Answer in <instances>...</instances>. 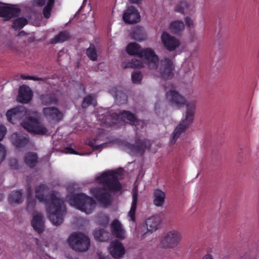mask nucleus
Segmentation results:
<instances>
[{
  "label": "nucleus",
  "mask_w": 259,
  "mask_h": 259,
  "mask_svg": "<svg viewBox=\"0 0 259 259\" xmlns=\"http://www.w3.org/2000/svg\"><path fill=\"white\" fill-rule=\"evenodd\" d=\"M166 99L172 106L177 108H181L184 106L186 107L184 117L182 119L172 134L170 144L172 145L176 143L180 135L185 132L192 123L195 113L196 105L194 101L188 102L184 97L175 90H171L167 92Z\"/></svg>",
  "instance_id": "nucleus-1"
},
{
  "label": "nucleus",
  "mask_w": 259,
  "mask_h": 259,
  "mask_svg": "<svg viewBox=\"0 0 259 259\" xmlns=\"http://www.w3.org/2000/svg\"><path fill=\"white\" fill-rule=\"evenodd\" d=\"M47 188V185L44 184L36 186L35 190V198L40 202H46L49 220L53 225L59 226L63 223L66 212L64 201L58 198L53 192L50 194L49 198L47 200L44 195Z\"/></svg>",
  "instance_id": "nucleus-2"
},
{
  "label": "nucleus",
  "mask_w": 259,
  "mask_h": 259,
  "mask_svg": "<svg viewBox=\"0 0 259 259\" xmlns=\"http://www.w3.org/2000/svg\"><path fill=\"white\" fill-rule=\"evenodd\" d=\"M118 172L113 170L105 171L97 178V181L103 185V187H96L91 189L92 194L101 203L109 205L110 203V194L107 190L112 192L120 191L122 186L118 180Z\"/></svg>",
  "instance_id": "nucleus-3"
},
{
  "label": "nucleus",
  "mask_w": 259,
  "mask_h": 259,
  "mask_svg": "<svg viewBox=\"0 0 259 259\" xmlns=\"http://www.w3.org/2000/svg\"><path fill=\"white\" fill-rule=\"evenodd\" d=\"M126 51L127 53L130 55H137L140 58H143L149 68L156 69L157 68L159 58L151 49H142L138 44L131 42L127 46Z\"/></svg>",
  "instance_id": "nucleus-4"
},
{
  "label": "nucleus",
  "mask_w": 259,
  "mask_h": 259,
  "mask_svg": "<svg viewBox=\"0 0 259 259\" xmlns=\"http://www.w3.org/2000/svg\"><path fill=\"white\" fill-rule=\"evenodd\" d=\"M70 204L87 213H91L95 206L93 198L83 193H78L68 197Z\"/></svg>",
  "instance_id": "nucleus-5"
},
{
  "label": "nucleus",
  "mask_w": 259,
  "mask_h": 259,
  "mask_svg": "<svg viewBox=\"0 0 259 259\" xmlns=\"http://www.w3.org/2000/svg\"><path fill=\"white\" fill-rule=\"evenodd\" d=\"M68 242L73 250L78 252L87 251L90 246L89 238L80 232L72 234L68 238Z\"/></svg>",
  "instance_id": "nucleus-6"
},
{
  "label": "nucleus",
  "mask_w": 259,
  "mask_h": 259,
  "mask_svg": "<svg viewBox=\"0 0 259 259\" xmlns=\"http://www.w3.org/2000/svg\"><path fill=\"white\" fill-rule=\"evenodd\" d=\"M21 126L28 132L37 135H44L48 132L47 128L35 117L29 116L21 123Z\"/></svg>",
  "instance_id": "nucleus-7"
},
{
  "label": "nucleus",
  "mask_w": 259,
  "mask_h": 259,
  "mask_svg": "<svg viewBox=\"0 0 259 259\" xmlns=\"http://www.w3.org/2000/svg\"><path fill=\"white\" fill-rule=\"evenodd\" d=\"M151 146L150 141L147 139L137 138L135 144L126 143L125 147L129 150L131 154L142 155L147 149H150Z\"/></svg>",
  "instance_id": "nucleus-8"
},
{
  "label": "nucleus",
  "mask_w": 259,
  "mask_h": 259,
  "mask_svg": "<svg viewBox=\"0 0 259 259\" xmlns=\"http://www.w3.org/2000/svg\"><path fill=\"white\" fill-rule=\"evenodd\" d=\"M30 115V111L22 106L13 108L6 113V117L9 122L15 124L24 117L26 119Z\"/></svg>",
  "instance_id": "nucleus-9"
},
{
  "label": "nucleus",
  "mask_w": 259,
  "mask_h": 259,
  "mask_svg": "<svg viewBox=\"0 0 259 259\" xmlns=\"http://www.w3.org/2000/svg\"><path fill=\"white\" fill-rule=\"evenodd\" d=\"M181 239L180 233L175 230L168 232L161 239V246L164 248H173L180 243Z\"/></svg>",
  "instance_id": "nucleus-10"
},
{
  "label": "nucleus",
  "mask_w": 259,
  "mask_h": 259,
  "mask_svg": "<svg viewBox=\"0 0 259 259\" xmlns=\"http://www.w3.org/2000/svg\"><path fill=\"white\" fill-rule=\"evenodd\" d=\"M174 69L172 61L168 58H165L160 61V76L163 79H169L174 76Z\"/></svg>",
  "instance_id": "nucleus-11"
},
{
  "label": "nucleus",
  "mask_w": 259,
  "mask_h": 259,
  "mask_svg": "<svg viewBox=\"0 0 259 259\" xmlns=\"http://www.w3.org/2000/svg\"><path fill=\"white\" fill-rule=\"evenodd\" d=\"M11 141L16 148H23L30 143L29 136L22 132L14 133L11 135Z\"/></svg>",
  "instance_id": "nucleus-12"
},
{
  "label": "nucleus",
  "mask_w": 259,
  "mask_h": 259,
  "mask_svg": "<svg viewBox=\"0 0 259 259\" xmlns=\"http://www.w3.org/2000/svg\"><path fill=\"white\" fill-rule=\"evenodd\" d=\"M122 19L125 23L134 24L140 20V15L137 9L134 6L127 7L123 13Z\"/></svg>",
  "instance_id": "nucleus-13"
},
{
  "label": "nucleus",
  "mask_w": 259,
  "mask_h": 259,
  "mask_svg": "<svg viewBox=\"0 0 259 259\" xmlns=\"http://www.w3.org/2000/svg\"><path fill=\"white\" fill-rule=\"evenodd\" d=\"M161 38L163 46L169 51H175L180 46L179 40L166 32L162 33Z\"/></svg>",
  "instance_id": "nucleus-14"
},
{
  "label": "nucleus",
  "mask_w": 259,
  "mask_h": 259,
  "mask_svg": "<svg viewBox=\"0 0 259 259\" xmlns=\"http://www.w3.org/2000/svg\"><path fill=\"white\" fill-rule=\"evenodd\" d=\"M20 12V9L18 8L7 6H0V17L3 18L5 21H9L12 18L17 17Z\"/></svg>",
  "instance_id": "nucleus-15"
},
{
  "label": "nucleus",
  "mask_w": 259,
  "mask_h": 259,
  "mask_svg": "<svg viewBox=\"0 0 259 259\" xmlns=\"http://www.w3.org/2000/svg\"><path fill=\"white\" fill-rule=\"evenodd\" d=\"M45 116L51 120L60 122L62 120L63 114L59 109L55 107H45L43 109Z\"/></svg>",
  "instance_id": "nucleus-16"
},
{
  "label": "nucleus",
  "mask_w": 259,
  "mask_h": 259,
  "mask_svg": "<svg viewBox=\"0 0 259 259\" xmlns=\"http://www.w3.org/2000/svg\"><path fill=\"white\" fill-rule=\"evenodd\" d=\"M106 139V135L104 132H99L96 137L92 140H88L87 143L88 145L92 147L94 150L102 149L107 144V143H99L100 142L104 141Z\"/></svg>",
  "instance_id": "nucleus-17"
},
{
  "label": "nucleus",
  "mask_w": 259,
  "mask_h": 259,
  "mask_svg": "<svg viewBox=\"0 0 259 259\" xmlns=\"http://www.w3.org/2000/svg\"><path fill=\"white\" fill-rule=\"evenodd\" d=\"M109 252L114 258L122 257L125 253V249L122 244L118 240L112 241L109 247Z\"/></svg>",
  "instance_id": "nucleus-18"
},
{
  "label": "nucleus",
  "mask_w": 259,
  "mask_h": 259,
  "mask_svg": "<svg viewBox=\"0 0 259 259\" xmlns=\"http://www.w3.org/2000/svg\"><path fill=\"white\" fill-rule=\"evenodd\" d=\"M32 98V93L29 87L26 85L21 86L17 96V101L23 104L28 103Z\"/></svg>",
  "instance_id": "nucleus-19"
},
{
  "label": "nucleus",
  "mask_w": 259,
  "mask_h": 259,
  "mask_svg": "<svg viewBox=\"0 0 259 259\" xmlns=\"http://www.w3.org/2000/svg\"><path fill=\"white\" fill-rule=\"evenodd\" d=\"M120 115L126 118L131 122V124L135 126L137 128H139L140 125L141 128H143L145 126V123L144 120L139 119L135 114L128 111H123L120 112Z\"/></svg>",
  "instance_id": "nucleus-20"
},
{
  "label": "nucleus",
  "mask_w": 259,
  "mask_h": 259,
  "mask_svg": "<svg viewBox=\"0 0 259 259\" xmlns=\"http://www.w3.org/2000/svg\"><path fill=\"white\" fill-rule=\"evenodd\" d=\"M31 224L34 230L38 234L44 231V222L41 214L37 213L33 217Z\"/></svg>",
  "instance_id": "nucleus-21"
},
{
  "label": "nucleus",
  "mask_w": 259,
  "mask_h": 259,
  "mask_svg": "<svg viewBox=\"0 0 259 259\" xmlns=\"http://www.w3.org/2000/svg\"><path fill=\"white\" fill-rule=\"evenodd\" d=\"M111 228L113 236L121 239L124 238L125 232L122 228L121 225L118 220H115L112 222Z\"/></svg>",
  "instance_id": "nucleus-22"
},
{
  "label": "nucleus",
  "mask_w": 259,
  "mask_h": 259,
  "mask_svg": "<svg viewBox=\"0 0 259 259\" xmlns=\"http://www.w3.org/2000/svg\"><path fill=\"white\" fill-rule=\"evenodd\" d=\"M160 223V219L158 217H151L147 219L145 221V224L147 230L151 232L157 230Z\"/></svg>",
  "instance_id": "nucleus-23"
},
{
  "label": "nucleus",
  "mask_w": 259,
  "mask_h": 259,
  "mask_svg": "<svg viewBox=\"0 0 259 259\" xmlns=\"http://www.w3.org/2000/svg\"><path fill=\"white\" fill-rule=\"evenodd\" d=\"M39 99L41 103L44 105H57L58 103V100L55 94L41 95L39 97Z\"/></svg>",
  "instance_id": "nucleus-24"
},
{
  "label": "nucleus",
  "mask_w": 259,
  "mask_h": 259,
  "mask_svg": "<svg viewBox=\"0 0 259 259\" xmlns=\"http://www.w3.org/2000/svg\"><path fill=\"white\" fill-rule=\"evenodd\" d=\"M24 160L26 165L30 168H33L38 162L37 155L36 153L29 152L25 154Z\"/></svg>",
  "instance_id": "nucleus-25"
},
{
  "label": "nucleus",
  "mask_w": 259,
  "mask_h": 259,
  "mask_svg": "<svg viewBox=\"0 0 259 259\" xmlns=\"http://www.w3.org/2000/svg\"><path fill=\"white\" fill-rule=\"evenodd\" d=\"M138 194L137 191L134 190L132 195V202L130 210L128 212V217L131 221L135 222L136 220L135 213L138 203Z\"/></svg>",
  "instance_id": "nucleus-26"
},
{
  "label": "nucleus",
  "mask_w": 259,
  "mask_h": 259,
  "mask_svg": "<svg viewBox=\"0 0 259 259\" xmlns=\"http://www.w3.org/2000/svg\"><path fill=\"white\" fill-rule=\"evenodd\" d=\"M95 239L98 241L104 242L108 241L110 237V233L105 231L103 229H97L94 232Z\"/></svg>",
  "instance_id": "nucleus-27"
},
{
  "label": "nucleus",
  "mask_w": 259,
  "mask_h": 259,
  "mask_svg": "<svg viewBox=\"0 0 259 259\" xmlns=\"http://www.w3.org/2000/svg\"><path fill=\"white\" fill-rule=\"evenodd\" d=\"M165 193L159 189H156L153 193V203L156 206H161L164 202Z\"/></svg>",
  "instance_id": "nucleus-28"
},
{
  "label": "nucleus",
  "mask_w": 259,
  "mask_h": 259,
  "mask_svg": "<svg viewBox=\"0 0 259 259\" xmlns=\"http://www.w3.org/2000/svg\"><path fill=\"white\" fill-rule=\"evenodd\" d=\"M8 201L11 204L21 203L22 202V190L12 192L9 195Z\"/></svg>",
  "instance_id": "nucleus-29"
},
{
  "label": "nucleus",
  "mask_w": 259,
  "mask_h": 259,
  "mask_svg": "<svg viewBox=\"0 0 259 259\" xmlns=\"http://www.w3.org/2000/svg\"><path fill=\"white\" fill-rule=\"evenodd\" d=\"M27 204L26 206V209L27 211H33L34 209L36 201L33 199L32 197V189L30 185L27 186Z\"/></svg>",
  "instance_id": "nucleus-30"
},
{
  "label": "nucleus",
  "mask_w": 259,
  "mask_h": 259,
  "mask_svg": "<svg viewBox=\"0 0 259 259\" xmlns=\"http://www.w3.org/2000/svg\"><path fill=\"white\" fill-rule=\"evenodd\" d=\"M69 38L68 33L66 31H61L58 34L55 36L51 40V44H56L63 42L68 40Z\"/></svg>",
  "instance_id": "nucleus-31"
},
{
  "label": "nucleus",
  "mask_w": 259,
  "mask_h": 259,
  "mask_svg": "<svg viewBox=\"0 0 259 259\" xmlns=\"http://www.w3.org/2000/svg\"><path fill=\"white\" fill-rule=\"evenodd\" d=\"M27 23L28 20L26 18L24 17H19L13 21L12 27L15 29L20 30Z\"/></svg>",
  "instance_id": "nucleus-32"
},
{
  "label": "nucleus",
  "mask_w": 259,
  "mask_h": 259,
  "mask_svg": "<svg viewBox=\"0 0 259 259\" xmlns=\"http://www.w3.org/2000/svg\"><path fill=\"white\" fill-rule=\"evenodd\" d=\"M184 27V24L182 21H175L170 24V29L172 32L177 34L181 31Z\"/></svg>",
  "instance_id": "nucleus-33"
},
{
  "label": "nucleus",
  "mask_w": 259,
  "mask_h": 259,
  "mask_svg": "<svg viewBox=\"0 0 259 259\" xmlns=\"http://www.w3.org/2000/svg\"><path fill=\"white\" fill-rule=\"evenodd\" d=\"M133 37L138 41L143 40L145 38V35L142 28L141 27L135 28L133 31Z\"/></svg>",
  "instance_id": "nucleus-34"
},
{
  "label": "nucleus",
  "mask_w": 259,
  "mask_h": 259,
  "mask_svg": "<svg viewBox=\"0 0 259 259\" xmlns=\"http://www.w3.org/2000/svg\"><path fill=\"white\" fill-rule=\"evenodd\" d=\"M55 0H49L47 5L43 9V15L46 18H49L51 16V12L54 5Z\"/></svg>",
  "instance_id": "nucleus-35"
},
{
  "label": "nucleus",
  "mask_w": 259,
  "mask_h": 259,
  "mask_svg": "<svg viewBox=\"0 0 259 259\" xmlns=\"http://www.w3.org/2000/svg\"><path fill=\"white\" fill-rule=\"evenodd\" d=\"M87 55L91 60L94 61L97 60V53L93 44H91L90 47L87 50Z\"/></svg>",
  "instance_id": "nucleus-36"
},
{
  "label": "nucleus",
  "mask_w": 259,
  "mask_h": 259,
  "mask_svg": "<svg viewBox=\"0 0 259 259\" xmlns=\"http://www.w3.org/2000/svg\"><path fill=\"white\" fill-rule=\"evenodd\" d=\"M95 97L93 94H90L85 96L83 100L81 107L82 108H87L89 106L93 104V101L95 100Z\"/></svg>",
  "instance_id": "nucleus-37"
},
{
  "label": "nucleus",
  "mask_w": 259,
  "mask_h": 259,
  "mask_svg": "<svg viewBox=\"0 0 259 259\" xmlns=\"http://www.w3.org/2000/svg\"><path fill=\"white\" fill-rule=\"evenodd\" d=\"M143 63L138 59H132L129 62L125 67L141 68L143 67Z\"/></svg>",
  "instance_id": "nucleus-38"
},
{
  "label": "nucleus",
  "mask_w": 259,
  "mask_h": 259,
  "mask_svg": "<svg viewBox=\"0 0 259 259\" xmlns=\"http://www.w3.org/2000/svg\"><path fill=\"white\" fill-rule=\"evenodd\" d=\"M188 7V3L185 1L180 2L175 7V11L182 14H184Z\"/></svg>",
  "instance_id": "nucleus-39"
},
{
  "label": "nucleus",
  "mask_w": 259,
  "mask_h": 259,
  "mask_svg": "<svg viewBox=\"0 0 259 259\" xmlns=\"http://www.w3.org/2000/svg\"><path fill=\"white\" fill-rule=\"evenodd\" d=\"M98 221L100 225L105 227L109 223V218L107 215L102 213L98 215Z\"/></svg>",
  "instance_id": "nucleus-40"
},
{
  "label": "nucleus",
  "mask_w": 259,
  "mask_h": 259,
  "mask_svg": "<svg viewBox=\"0 0 259 259\" xmlns=\"http://www.w3.org/2000/svg\"><path fill=\"white\" fill-rule=\"evenodd\" d=\"M142 79V75L140 71L133 72L132 74V80L134 83H140Z\"/></svg>",
  "instance_id": "nucleus-41"
},
{
  "label": "nucleus",
  "mask_w": 259,
  "mask_h": 259,
  "mask_svg": "<svg viewBox=\"0 0 259 259\" xmlns=\"http://www.w3.org/2000/svg\"><path fill=\"white\" fill-rule=\"evenodd\" d=\"M116 99L120 104H124L127 101L126 95L122 93H118L116 94Z\"/></svg>",
  "instance_id": "nucleus-42"
},
{
  "label": "nucleus",
  "mask_w": 259,
  "mask_h": 259,
  "mask_svg": "<svg viewBox=\"0 0 259 259\" xmlns=\"http://www.w3.org/2000/svg\"><path fill=\"white\" fill-rule=\"evenodd\" d=\"M9 165L12 169H17L19 168L18 162L16 158H11L9 161Z\"/></svg>",
  "instance_id": "nucleus-43"
},
{
  "label": "nucleus",
  "mask_w": 259,
  "mask_h": 259,
  "mask_svg": "<svg viewBox=\"0 0 259 259\" xmlns=\"http://www.w3.org/2000/svg\"><path fill=\"white\" fill-rule=\"evenodd\" d=\"M6 156V151L4 146L0 144V163L5 159Z\"/></svg>",
  "instance_id": "nucleus-44"
},
{
  "label": "nucleus",
  "mask_w": 259,
  "mask_h": 259,
  "mask_svg": "<svg viewBox=\"0 0 259 259\" xmlns=\"http://www.w3.org/2000/svg\"><path fill=\"white\" fill-rule=\"evenodd\" d=\"M7 128L6 127L0 124V141L2 140L5 135L6 134Z\"/></svg>",
  "instance_id": "nucleus-45"
},
{
  "label": "nucleus",
  "mask_w": 259,
  "mask_h": 259,
  "mask_svg": "<svg viewBox=\"0 0 259 259\" xmlns=\"http://www.w3.org/2000/svg\"><path fill=\"white\" fill-rule=\"evenodd\" d=\"M185 22L186 25L189 27H194L193 21L189 17H186L185 18Z\"/></svg>",
  "instance_id": "nucleus-46"
},
{
  "label": "nucleus",
  "mask_w": 259,
  "mask_h": 259,
  "mask_svg": "<svg viewBox=\"0 0 259 259\" xmlns=\"http://www.w3.org/2000/svg\"><path fill=\"white\" fill-rule=\"evenodd\" d=\"M47 78H43V77H36V76H30L29 75V79H30V80H34V81H45L46 80Z\"/></svg>",
  "instance_id": "nucleus-47"
},
{
  "label": "nucleus",
  "mask_w": 259,
  "mask_h": 259,
  "mask_svg": "<svg viewBox=\"0 0 259 259\" xmlns=\"http://www.w3.org/2000/svg\"><path fill=\"white\" fill-rule=\"evenodd\" d=\"M47 78H43V77H36V76H30L29 75V79H30V80H34V81H45L46 80Z\"/></svg>",
  "instance_id": "nucleus-48"
},
{
  "label": "nucleus",
  "mask_w": 259,
  "mask_h": 259,
  "mask_svg": "<svg viewBox=\"0 0 259 259\" xmlns=\"http://www.w3.org/2000/svg\"><path fill=\"white\" fill-rule=\"evenodd\" d=\"M66 150H67V152L70 154H76V155H83V154H79L78 152L74 150L73 149L70 147H66Z\"/></svg>",
  "instance_id": "nucleus-49"
},
{
  "label": "nucleus",
  "mask_w": 259,
  "mask_h": 259,
  "mask_svg": "<svg viewBox=\"0 0 259 259\" xmlns=\"http://www.w3.org/2000/svg\"><path fill=\"white\" fill-rule=\"evenodd\" d=\"M46 3V0H37V4L39 6H44Z\"/></svg>",
  "instance_id": "nucleus-50"
},
{
  "label": "nucleus",
  "mask_w": 259,
  "mask_h": 259,
  "mask_svg": "<svg viewBox=\"0 0 259 259\" xmlns=\"http://www.w3.org/2000/svg\"><path fill=\"white\" fill-rule=\"evenodd\" d=\"M99 259H111L109 255H104L101 253L99 255Z\"/></svg>",
  "instance_id": "nucleus-51"
},
{
  "label": "nucleus",
  "mask_w": 259,
  "mask_h": 259,
  "mask_svg": "<svg viewBox=\"0 0 259 259\" xmlns=\"http://www.w3.org/2000/svg\"><path fill=\"white\" fill-rule=\"evenodd\" d=\"M202 259H213L212 256L210 254H205Z\"/></svg>",
  "instance_id": "nucleus-52"
},
{
  "label": "nucleus",
  "mask_w": 259,
  "mask_h": 259,
  "mask_svg": "<svg viewBox=\"0 0 259 259\" xmlns=\"http://www.w3.org/2000/svg\"><path fill=\"white\" fill-rule=\"evenodd\" d=\"M29 75H25L24 74L21 75V78H22L23 79H29Z\"/></svg>",
  "instance_id": "nucleus-53"
},
{
  "label": "nucleus",
  "mask_w": 259,
  "mask_h": 259,
  "mask_svg": "<svg viewBox=\"0 0 259 259\" xmlns=\"http://www.w3.org/2000/svg\"><path fill=\"white\" fill-rule=\"evenodd\" d=\"M129 1L132 4H138L140 0H129Z\"/></svg>",
  "instance_id": "nucleus-54"
},
{
  "label": "nucleus",
  "mask_w": 259,
  "mask_h": 259,
  "mask_svg": "<svg viewBox=\"0 0 259 259\" xmlns=\"http://www.w3.org/2000/svg\"><path fill=\"white\" fill-rule=\"evenodd\" d=\"M61 53H62V52H59L58 53V62H60V57H61Z\"/></svg>",
  "instance_id": "nucleus-55"
},
{
  "label": "nucleus",
  "mask_w": 259,
  "mask_h": 259,
  "mask_svg": "<svg viewBox=\"0 0 259 259\" xmlns=\"http://www.w3.org/2000/svg\"><path fill=\"white\" fill-rule=\"evenodd\" d=\"M4 198V195L0 193V201H2Z\"/></svg>",
  "instance_id": "nucleus-56"
},
{
  "label": "nucleus",
  "mask_w": 259,
  "mask_h": 259,
  "mask_svg": "<svg viewBox=\"0 0 259 259\" xmlns=\"http://www.w3.org/2000/svg\"><path fill=\"white\" fill-rule=\"evenodd\" d=\"M157 106V104H156V105H155V112H156V113H157V111H156V110H157V109H156Z\"/></svg>",
  "instance_id": "nucleus-57"
},
{
  "label": "nucleus",
  "mask_w": 259,
  "mask_h": 259,
  "mask_svg": "<svg viewBox=\"0 0 259 259\" xmlns=\"http://www.w3.org/2000/svg\"><path fill=\"white\" fill-rule=\"evenodd\" d=\"M1 4V3H0V4Z\"/></svg>",
  "instance_id": "nucleus-58"
}]
</instances>
